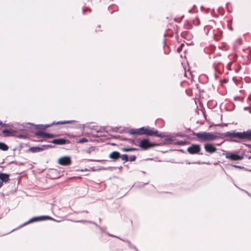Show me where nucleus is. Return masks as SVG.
Segmentation results:
<instances>
[{
  "mask_svg": "<svg viewBox=\"0 0 251 251\" xmlns=\"http://www.w3.org/2000/svg\"><path fill=\"white\" fill-rule=\"evenodd\" d=\"M249 158H251V156H250V157H249Z\"/></svg>",
  "mask_w": 251,
  "mask_h": 251,
  "instance_id": "c03bdc74",
  "label": "nucleus"
},
{
  "mask_svg": "<svg viewBox=\"0 0 251 251\" xmlns=\"http://www.w3.org/2000/svg\"><path fill=\"white\" fill-rule=\"evenodd\" d=\"M176 145H184L186 144V141H177L176 143Z\"/></svg>",
  "mask_w": 251,
  "mask_h": 251,
  "instance_id": "5701e85b",
  "label": "nucleus"
},
{
  "mask_svg": "<svg viewBox=\"0 0 251 251\" xmlns=\"http://www.w3.org/2000/svg\"><path fill=\"white\" fill-rule=\"evenodd\" d=\"M245 145L251 149V144H245Z\"/></svg>",
  "mask_w": 251,
  "mask_h": 251,
  "instance_id": "72a5a7b5",
  "label": "nucleus"
},
{
  "mask_svg": "<svg viewBox=\"0 0 251 251\" xmlns=\"http://www.w3.org/2000/svg\"><path fill=\"white\" fill-rule=\"evenodd\" d=\"M35 135L39 137H45V132L39 130L35 132Z\"/></svg>",
  "mask_w": 251,
  "mask_h": 251,
  "instance_id": "a211bd4d",
  "label": "nucleus"
},
{
  "mask_svg": "<svg viewBox=\"0 0 251 251\" xmlns=\"http://www.w3.org/2000/svg\"><path fill=\"white\" fill-rule=\"evenodd\" d=\"M0 124H1V123L0 122Z\"/></svg>",
  "mask_w": 251,
  "mask_h": 251,
  "instance_id": "a18cd8bd",
  "label": "nucleus"
},
{
  "mask_svg": "<svg viewBox=\"0 0 251 251\" xmlns=\"http://www.w3.org/2000/svg\"><path fill=\"white\" fill-rule=\"evenodd\" d=\"M233 166L235 167V168H241V167L240 166H238V165H233Z\"/></svg>",
  "mask_w": 251,
  "mask_h": 251,
  "instance_id": "c9c22d12",
  "label": "nucleus"
},
{
  "mask_svg": "<svg viewBox=\"0 0 251 251\" xmlns=\"http://www.w3.org/2000/svg\"><path fill=\"white\" fill-rule=\"evenodd\" d=\"M237 42L238 43V44L241 45L242 44V40L239 38L237 40Z\"/></svg>",
  "mask_w": 251,
  "mask_h": 251,
  "instance_id": "2f4dec72",
  "label": "nucleus"
},
{
  "mask_svg": "<svg viewBox=\"0 0 251 251\" xmlns=\"http://www.w3.org/2000/svg\"><path fill=\"white\" fill-rule=\"evenodd\" d=\"M176 135L177 136H179V137H185V135L184 134H181V133H177L176 134Z\"/></svg>",
  "mask_w": 251,
  "mask_h": 251,
  "instance_id": "7c9ffc66",
  "label": "nucleus"
},
{
  "mask_svg": "<svg viewBox=\"0 0 251 251\" xmlns=\"http://www.w3.org/2000/svg\"><path fill=\"white\" fill-rule=\"evenodd\" d=\"M120 157V153L117 151H114L112 152L109 155V157L113 160L116 161Z\"/></svg>",
  "mask_w": 251,
  "mask_h": 251,
  "instance_id": "4468645a",
  "label": "nucleus"
},
{
  "mask_svg": "<svg viewBox=\"0 0 251 251\" xmlns=\"http://www.w3.org/2000/svg\"><path fill=\"white\" fill-rule=\"evenodd\" d=\"M120 239L122 240V239H121V238H120ZM122 240L124 242L127 243L129 244V245H130L131 244L130 241H129L128 240H123V239H122Z\"/></svg>",
  "mask_w": 251,
  "mask_h": 251,
  "instance_id": "473e14b6",
  "label": "nucleus"
},
{
  "mask_svg": "<svg viewBox=\"0 0 251 251\" xmlns=\"http://www.w3.org/2000/svg\"><path fill=\"white\" fill-rule=\"evenodd\" d=\"M188 11L189 12H191L192 11V10H189Z\"/></svg>",
  "mask_w": 251,
  "mask_h": 251,
  "instance_id": "37998d69",
  "label": "nucleus"
},
{
  "mask_svg": "<svg viewBox=\"0 0 251 251\" xmlns=\"http://www.w3.org/2000/svg\"><path fill=\"white\" fill-rule=\"evenodd\" d=\"M157 145V144L150 143L148 139L141 140L139 144V146L144 150H147L151 147H154Z\"/></svg>",
  "mask_w": 251,
  "mask_h": 251,
  "instance_id": "423d86ee",
  "label": "nucleus"
},
{
  "mask_svg": "<svg viewBox=\"0 0 251 251\" xmlns=\"http://www.w3.org/2000/svg\"><path fill=\"white\" fill-rule=\"evenodd\" d=\"M9 149L8 146L3 142H0V150L3 151H6Z\"/></svg>",
  "mask_w": 251,
  "mask_h": 251,
  "instance_id": "f3484780",
  "label": "nucleus"
},
{
  "mask_svg": "<svg viewBox=\"0 0 251 251\" xmlns=\"http://www.w3.org/2000/svg\"><path fill=\"white\" fill-rule=\"evenodd\" d=\"M2 186V184L0 182V188Z\"/></svg>",
  "mask_w": 251,
  "mask_h": 251,
  "instance_id": "58836bf2",
  "label": "nucleus"
},
{
  "mask_svg": "<svg viewBox=\"0 0 251 251\" xmlns=\"http://www.w3.org/2000/svg\"><path fill=\"white\" fill-rule=\"evenodd\" d=\"M134 249H135L137 251H138V250H137V249H136V247H134Z\"/></svg>",
  "mask_w": 251,
  "mask_h": 251,
  "instance_id": "a19ab883",
  "label": "nucleus"
},
{
  "mask_svg": "<svg viewBox=\"0 0 251 251\" xmlns=\"http://www.w3.org/2000/svg\"><path fill=\"white\" fill-rule=\"evenodd\" d=\"M184 46V44H181L180 45V46L179 48H178V49H177V51H180L181 50V48H182V46Z\"/></svg>",
  "mask_w": 251,
  "mask_h": 251,
  "instance_id": "c756f323",
  "label": "nucleus"
},
{
  "mask_svg": "<svg viewBox=\"0 0 251 251\" xmlns=\"http://www.w3.org/2000/svg\"><path fill=\"white\" fill-rule=\"evenodd\" d=\"M10 175L5 173H0V182L3 184L9 180Z\"/></svg>",
  "mask_w": 251,
  "mask_h": 251,
  "instance_id": "ddd939ff",
  "label": "nucleus"
},
{
  "mask_svg": "<svg viewBox=\"0 0 251 251\" xmlns=\"http://www.w3.org/2000/svg\"><path fill=\"white\" fill-rule=\"evenodd\" d=\"M193 23L195 25H199L200 24V21L198 16H196L195 19L193 20Z\"/></svg>",
  "mask_w": 251,
  "mask_h": 251,
  "instance_id": "412c9836",
  "label": "nucleus"
},
{
  "mask_svg": "<svg viewBox=\"0 0 251 251\" xmlns=\"http://www.w3.org/2000/svg\"><path fill=\"white\" fill-rule=\"evenodd\" d=\"M193 135L196 136L201 142L210 141L217 139L219 137L212 132L201 131L198 133H193Z\"/></svg>",
  "mask_w": 251,
  "mask_h": 251,
  "instance_id": "7ed1b4c3",
  "label": "nucleus"
},
{
  "mask_svg": "<svg viewBox=\"0 0 251 251\" xmlns=\"http://www.w3.org/2000/svg\"><path fill=\"white\" fill-rule=\"evenodd\" d=\"M88 141V139L86 138H82L77 141V143H85Z\"/></svg>",
  "mask_w": 251,
  "mask_h": 251,
  "instance_id": "393cba45",
  "label": "nucleus"
},
{
  "mask_svg": "<svg viewBox=\"0 0 251 251\" xmlns=\"http://www.w3.org/2000/svg\"><path fill=\"white\" fill-rule=\"evenodd\" d=\"M204 148L207 152L210 154L213 153L217 151L216 148L214 145L211 143H207L204 145Z\"/></svg>",
  "mask_w": 251,
  "mask_h": 251,
  "instance_id": "9d476101",
  "label": "nucleus"
},
{
  "mask_svg": "<svg viewBox=\"0 0 251 251\" xmlns=\"http://www.w3.org/2000/svg\"><path fill=\"white\" fill-rule=\"evenodd\" d=\"M28 151L33 153L43 151V149H40L39 147H32L28 149Z\"/></svg>",
  "mask_w": 251,
  "mask_h": 251,
  "instance_id": "2eb2a0df",
  "label": "nucleus"
},
{
  "mask_svg": "<svg viewBox=\"0 0 251 251\" xmlns=\"http://www.w3.org/2000/svg\"><path fill=\"white\" fill-rule=\"evenodd\" d=\"M75 122L74 120H69V121H58L56 123L55 122H53L50 124H46V125H36V129L38 130H45L47 128L50 126H51L54 125L55 124L61 125V124H71Z\"/></svg>",
  "mask_w": 251,
  "mask_h": 251,
  "instance_id": "20e7f679",
  "label": "nucleus"
},
{
  "mask_svg": "<svg viewBox=\"0 0 251 251\" xmlns=\"http://www.w3.org/2000/svg\"><path fill=\"white\" fill-rule=\"evenodd\" d=\"M95 150V147H91L89 148H88L86 151V152L88 153H90L91 152H92L93 151H94Z\"/></svg>",
  "mask_w": 251,
  "mask_h": 251,
  "instance_id": "a878e982",
  "label": "nucleus"
},
{
  "mask_svg": "<svg viewBox=\"0 0 251 251\" xmlns=\"http://www.w3.org/2000/svg\"><path fill=\"white\" fill-rule=\"evenodd\" d=\"M0 122L1 123V124H0V126H10L9 124H3V123L0 120Z\"/></svg>",
  "mask_w": 251,
  "mask_h": 251,
  "instance_id": "c85d7f7f",
  "label": "nucleus"
},
{
  "mask_svg": "<svg viewBox=\"0 0 251 251\" xmlns=\"http://www.w3.org/2000/svg\"><path fill=\"white\" fill-rule=\"evenodd\" d=\"M89 222V223H90L93 224H94L95 225H96V226H98L97 224L96 223H95V222H90V221H89V222Z\"/></svg>",
  "mask_w": 251,
  "mask_h": 251,
  "instance_id": "e433bc0d",
  "label": "nucleus"
},
{
  "mask_svg": "<svg viewBox=\"0 0 251 251\" xmlns=\"http://www.w3.org/2000/svg\"><path fill=\"white\" fill-rule=\"evenodd\" d=\"M109 236H112V237H116V238H119V239H120V238L118 237H117V236H114V235H112V234H109Z\"/></svg>",
  "mask_w": 251,
  "mask_h": 251,
  "instance_id": "f704fd0d",
  "label": "nucleus"
},
{
  "mask_svg": "<svg viewBox=\"0 0 251 251\" xmlns=\"http://www.w3.org/2000/svg\"><path fill=\"white\" fill-rule=\"evenodd\" d=\"M122 160L124 161V162H126L128 160V155L126 154H124L123 155L120 154V157Z\"/></svg>",
  "mask_w": 251,
  "mask_h": 251,
  "instance_id": "4be33fe9",
  "label": "nucleus"
},
{
  "mask_svg": "<svg viewBox=\"0 0 251 251\" xmlns=\"http://www.w3.org/2000/svg\"><path fill=\"white\" fill-rule=\"evenodd\" d=\"M136 156L135 155H131L128 157V159L130 161L132 162L136 160Z\"/></svg>",
  "mask_w": 251,
  "mask_h": 251,
  "instance_id": "bb28decb",
  "label": "nucleus"
},
{
  "mask_svg": "<svg viewBox=\"0 0 251 251\" xmlns=\"http://www.w3.org/2000/svg\"><path fill=\"white\" fill-rule=\"evenodd\" d=\"M10 175L5 173H0V182L3 184L9 180Z\"/></svg>",
  "mask_w": 251,
  "mask_h": 251,
  "instance_id": "f8f14e48",
  "label": "nucleus"
},
{
  "mask_svg": "<svg viewBox=\"0 0 251 251\" xmlns=\"http://www.w3.org/2000/svg\"><path fill=\"white\" fill-rule=\"evenodd\" d=\"M17 137L21 139H25L26 138V136L25 135L20 134L18 135Z\"/></svg>",
  "mask_w": 251,
  "mask_h": 251,
  "instance_id": "cd10ccee",
  "label": "nucleus"
},
{
  "mask_svg": "<svg viewBox=\"0 0 251 251\" xmlns=\"http://www.w3.org/2000/svg\"><path fill=\"white\" fill-rule=\"evenodd\" d=\"M47 219L52 220L53 219L49 216H46L35 217H33V218L30 219L28 222L24 224L22 226L25 225L30 223L39 221H43V220H47Z\"/></svg>",
  "mask_w": 251,
  "mask_h": 251,
  "instance_id": "1a4fd4ad",
  "label": "nucleus"
},
{
  "mask_svg": "<svg viewBox=\"0 0 251 251\" xmlns=\"http://www.w3.org/2000/svg\"><path fill=\"white\" fill-rule=\"evenodd\" d=\"M122 150L124 151H137V149L134 148H123Z\"/></svg>",
  "mask_w": 251,
  "mask_h": 251,
  "instance_id": "6ab92c4d",
  "label": "nucleus"
},
{
  "mask_svg": "<svg viewBox=\"0 0 251 251\" xmlns=\"http://www.w3.org/2000/svg\"><path fill=\"white\" fill-rule=\"evenodd\" d=\"M186 33H182V36H184V34H185Z\"/></svg>",
  "mask_w": 251,
  "mask_h": 251,
  "instance_id": "79ce46f5",
  "label": "nucleus"
},
{
  "mask_svg": "<svg viewBox=\"0 0 251 251\" xmlns=\"http://www.w3.org/2000/svg\"><path fill=\"white\" fill-rule=\"evenodd\" d=\"M2 133L4 134V136L8 137L13 135L14 133L13 130H9L7 129H3L2 131Z\"/></svg>",
  "mask_w": 251,
  "mask_h": 251,
  "instance_id": "dca6fc26",
  "label": "nucleus"
},
{
  "mask_svg": "<svg viewBox=\"0 0 251 251\" xmlns=\"http://www.w3.org/2000/svg\"><path fill=\"white\" fill-rule=\"evenodd\" d=\"M39 147L40 149H43V151H44V150L48 149L53 148L54 146L51 145H43Z\"/></svg>",
  "mask_w": 251,
  "mask_h": 251,
  "instance_id": "aec40b11",
  "label": "nucleus"
},
{
  "mask_svg": "<svg viewBox=\"0 0 251 251\" xmlns=\"http://www.w3.org/2000/svg\"><path fill=\"white\" fill-rule=\"evenodd\" d=\"M226 157L231 160L234 161L241 160L243 158V156H240L238 153L232 152H227L226 154Z\"/></svg>",
  "mask_w": 251,
  "mask_h": 251,
  "instance_id": "6e6552de",
  "label": "nucleus"
},
{
  "mask_svg": "<svg viewBox=\"0 0 251 251\" xmlns=\"http://www.w3.org/2000/svg\"><path fill=\"white\" fill-rule=\"evenodd\" d=\"M55 137V135L48 133H45V137L48 138H51Z\"/></svg>",
  "mask_w": 251,
  "mask_h": 251,
  "instance_id": "b1692460",
  "label": "nucleus"
},
{
  "mask_svg": "<svg viewBox=\"0 0 251 251\" xmlns=\"http://www.w3.org/2000/svg\"><path fill=\"white\" fill-rule=\"evenodd\" d=\"M129 133L132 135H146L147 136L155 135L157 137H161V134H158V130L154 128H151L149 126H143L137 130L131 129Z\"/></svg>",
  "mask_w": 251,
  "mask_h": 251,
  "instance_id": "f03ea898",
  "label": "nucleus"
},
{
  "mask_svg": "<svg viewBox=\"0 0 251 251\" xmlns=\"http://www.w3.org/2000/svg\"><path fill=\"white\" fill-rule=\"evenodd\" d=\"M50 142L54 144L62 145L66 144H69L70 141L68 139L59 138L53 139L51 141H50Z\"/></svg>",
  "mask_w": 251,
  "mask_h": 251,
  "instance_id": "9b49d317",
  "label": "nucleus"
},
{
  "mask_svg": "<svg viewBox=\"0 0 251 251\" xmlns=\"http://www.w3.org/2000/svg\"><path fill=\"white\" fill-rule=\"evenodd\" d=\"M234 141L235 142H236V143H238V142H239L238 141H236V140H234Z\"/></svg>",
  "mask_w": 251,
  "mask_h": 251,
  "instance_id": "ea45409f",
  "label": "nucleus"
},
{
  "mask_svg": "<svg viewBox=\"0 0 251 251\" xmlns=\"http://www.w3.org/2000/svg\"><path fill=\"white\" fill-rule=\"evenodd\" d=\"M201 150V146L198 144H193L187 149V151L191 154H200L202 155V153H200Z\"/></svg>",
  "mask_w": 251,
  "mask_h": 251,
  "instance_id": "39448f33",
  "label": "nucleus"
},
{
  "mask_svg": "<svg viewBox=\"0 0 251 251\" xmlns=\"http://www.w3.org/2000/svg\"><path fill=\"white\" fill-rule=\"evenodd\" d=\"M226 137L237 138L241 140L251 141V129L243 132H236V130L227 131L224 134Z\"/></svg>",
  "mask_w": 251,
  "mask_h": 251,
  "instance_id": "f257e3e1",
  "label": "nucleus"
},
{
  "mask_svg": "<svg viewBox=\"0 0 251 251\" xmlns=\"http://www.w3.org/2000/svg\"><path fill=\"white\" fill-rule=\"evenodd\" d=\"M93 161H98V162H100V161H101V160H93Z\"/></svg>",
  "mask_w": 251,
  "mask_h": 251,
  "instance_id": "4c0bfd02",
  "label": "nucleus"
},
{
  "mask_svg": "<svg viewBox=\"0 0 251 251\" xmlns=\"http://www.w3.org/2000/svg\"><path fill=\"white\" fill-rule=\"evenodd\" d=\"M57 163L62 166H69L72 164L71 158L68 156L61 157L58 159Z\"/></svg>",
  "mask_w": 251,
  "mask_h": 251,
  "instance_id": "0eeeda50",
  "label": "nucleus"
}]
</instances>
